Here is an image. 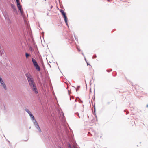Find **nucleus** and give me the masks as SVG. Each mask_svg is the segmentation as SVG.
I'll return each instance as SVG.
<instances>
[{
  "label": "nucleus",
  "mask_w": 148,
  "mask_h": 148,
  "mask_svg": "<svg viewBox=\"0 0 148 148\" xmlns=\"http://www.w3.org/2000/svg\"><path fill=\"white\" fill-rule=\"evenodd\" d=\"M32 61L34 66L38 64L36 60L33 58H32Z\"/></svg>",
  "instance_id": "423d86ee"
},
{
  "label": "nucleus",
  "mask_w": 148,
  "mask_h": 148,
  "mask_svg": "<svg viewBox=\"0 0 148 148\" xmlns=\"http://www.w3.org/2000/svg\"><path fill=\"white\" fill-rule=\"evenodd\" d=\"M146 107L147 108H148V104H147V105H146Z\"/></svg>",
  "instance_id": "dca6fc26"
},
{
  "label": "nucleus",
  "mask_w": 148,
  "mask_h": 148,
  "mask_svg": "<svg viewBox=\"0 0 148 148\" xmlns=\"http://www.w3.org/2000/svg\"><path fill=\"white\" fill-rule=\"evenodd\" d=\"M79 117L80 118V117L79 116Z\"/></svg>",
  "instance_id": "a211bd4d"
},
{
  "label": "nucleus",
  "mask_w": 148,
  "mask_h": 148,
  "mask_svg": "<svg viewBox=\"0 0 148 148\" xmlns=\"http://www.w3.org/2000/svg\"><path fill=\"white\" fill-rule=\"evenodd\" d=\"M0 82L2 86L3 87L4 89L6 90L7 88L6 85L2 78L0 79Z\"/></svg>",
  "instance_id": "7ed1b4c3"
},
{
  "label": "nucleus",
  "mask_w": 148,
  "mask_h": 148,
  "mask_svg": "<svg viewBox=\"0 0 148 148\" xmlns=\"http://www.w3.org/2000/svg\"><path fill=\"white\" fill-rule=\"evenodd\" d=\"M18 8V9L20 10L21 14L22 15H23V11L22 10L21 8V6H20V8L19 7Z\"/></svg>",
  "instance_id": "0eeeda50"
},
{
  "label": "nucleus",
  "mask_w": 148,
  "mask_h": 148,
  "mask_svg": "<svg viewBox=\"0 0 148 148\" xmlns=\"http://www.w3.org/2000/svg\"><path fill=\"white\" fill-rule=\"evenodd\" d=\"M25 110L28 113V114H30L31 113V112L27 109H25Z\"/></svg>",
  "instance_id": "4468645a"
},
{
  "label": "nucleus",
  "mask_w": 148,
  "mask_h": 148,
  "mask_svg": "<svg viewBox=\"0 0 148 148\" xmlns=\"http://www.w3.org/2000/svg\"><path fill=\"white\" fill-rule=\"evenodd\" d=\"M60 11L62 15L63 16L64 19L67 25V19L65 13L64 12V10H60Z\"/></svg>",
  "instance_id": "f03ea898"
},
{
  "label": "nucleus",
  "mask_w": 148,
  "mask_h": 148,
  "mask_svg": "<svg viewBox=\"0 0 148 148\" xmlns=\"http://www.w3.org/2000/svg\"><path fill=\"white\" fill-rule=\"evenodd\" d=\"M95 136L96 138L98 137V134L97 133H95Z\"/></svg>",
  "instance_id": "2eb2a0df"
},
{
  "label": "nucleus",
  "mask_w": 148,
  "mask_h": 148,
  "mask_svg": "<svg viewBox=\"0 0 148 148\" xmlns=\"http://www.w3.org/2000/svg\"><path fill=\"white\" fill-rule=\"evenodd\" d=\"M60 148H61V147H60Z\"/></svg>",
  "instance_id": "aec40b11"
},
{
  "label": "nucleus",
  "mask_w": 148,
  "mask_h": 148,
  "mask_svg": "<svg viewBox=\"0 0 148 148\" xmlns=\"http://www.w3.org/2000/svg\"><path fill=\"white\" fill-rule=\"evenodd\" d=\"M34 124L36 127H37L38 126H39L38 123L36 121L34 122Z\"/></svg>",
  "instance_id": "f8f14e48"
},
{
  "label": "nucleus",
  "mask_w": 148,
  "mask_h": 148,
  "mask_svg": "<svg viewBox=\"0 0 148 148\" xmlns=\"http://www.w3.org/2000/svg\"><path fill=\"white\" fill-rule=\"evenodd\" d=\"M26 76L32 90L36 94H37L38 93L37 89L32 76L29 73H27Z\"/></svg>",
  "instance_id": "f257e3e1"
},
{
  "label": "nucleus",
  "mask_w": 148,
  "mask_h": 148,
  "mask_svg": "<svg viewBox=\"0 0 148 148\" xmlns=\"http://www.w3.org/2000/svg\"><path fill=\"white\" fill-rule=\"evenodd\" d=\"M68 147L69 148H72L70 144H69ZM73 148H78L77 144L75 143H73Z\"/></svg>",
  "instance_id": "39448f33"
},
{
  "label": "nucleus",
  "mask_w": 148,
  "mask_h": 148,
  "mask_svg": "<svg viewBox=\"0 0 148 148\" xmlns=\"http://www.w3.org/2000/svg\"><path fill=\"white\" fill-rule=\"evenodd\" d=\"M30 116L31 117L32 119L33 120H34V121H35V118L34 117V116H33V115L31 114V112L30 113V114H29Z\"/></svg>",
  "instance_id": "6e6552de"
},
{
  "label": "nucleus",
  "mask_w": 148,
  "mask_h": 148,
  "mask_svg": "<svg viewBox=\"0 0 148 148\" xmlns=\"http://www.w3.org/2000/svg\"><path fill=\"white\" fill-rule=\"evenodd\" d=\"M25 56L26 58H28V57L30 56V55L27 53H25Z\"/></svg>",
  "instance_id": "ddd939ff"
},
{
  "label": "nucleus",
  "mask_w": 148,
  "mask_h": 148,
  "mask_svg": "<svg viewBox=\"0 0 148 148\" xmlns=\"http://www.w3.org/2000/svg\"><path fill=\"white\" fill-rule=\"evenodd\" d=\"M45 1H46V0H45Z\"/></svg>",
  "instance_id": "6ab92c4d"
},
{
  "label": "nucleus",
  "mask_w": 148,
  "mask_h": 148,
  "mask_svg": "<svg viewBox=\"0 0 148 148\" xmlns=\"http://www.w3.org/2000/svg\"><path fill=\"white\" fill-rule=\"evenodd\" d=\"M78 51H80V50L79 49H78Z\"/></svg>",
  "instance_id": "f3484780"
},
{
  "label": "nucleus",
  "mask_w": 148,
  "mask_h": 148,
  "mask_svg": "<svg viewBox=\"0 0 148 148\" xmlns=\"http://www.w3.org/2000/svg\"><path fill=\"white\" fill-rule=\"evenodd\" d=\"M16 2H17V6L18 8H19V7L20 8V6H21V5H20L19 0H16Z\"/></svg>",
  "instance_id": "1a4fd4ad"
},
{
  "label": "nucleus",
  "mask_w": 148,
  "mask_h": 148,
  "mask_svg": "<svg viewBox=\"0 0 148 148\" xmlns=\"http://www.w3.org/2000/svg\"><path fill=\"white\" fill-rule=\"evenodd\" d=\"M34 66L38 71H40V68L38 64Z\"/></svg>",
  "instance_id": "20e7f679"
},
{
  "label": "nucleus",
  "mask_w": 148,
  "mask_h": 148,
  "mask_svg": "<svg viewBox=\"0 0 148 148\" xmlns=\"http://www.w3.org/2000/svg\"><path fill=\"white\" fill-rule=\"evenodd\" d=\"M36 127L37 128V130H38V131L40 132H41V129H40V128L39 127V126H38Z\"/></svg>",
  "instance_id": "9b49d317"
},
{
  "label": "nucleus",
  "mask_w": 148,
  "mask_h": 148,
  "mask_svg": "<svg viewBox=\"0 0 148 148\" xmlns=\"http://www.w3.org/2000/svg\"><path fill=\"white\" fill-rule=\"evenodd\" d=\"M11 7H12V8L13 9V10H16V7H15V6L14 5L11 4Z\"/></svg>",
  "instance_id": "9d476101"
}]
</instances>
